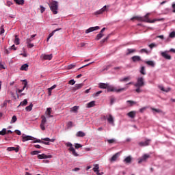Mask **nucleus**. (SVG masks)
Segmentation results:
<instances>
[{
  "mask_svg": "<svg viewBox=\"0 0 175 175\" xmlns=\"http://www.w3.org/2000/svg\"><path fill=\"white\" fill-rule=\"evenodd\" d=\"M148 16H150V14H146L144 17L142 16H134L133 18H131V20H137L138 21H144L145 23H154L157 21H163V20H165V18H155L153 20H150L148 18Z\"/></svg>",
  "mask_w": 175,
  "mask_h": 175,
  "instance_id": "obj_1",
  "label": "nucleus"
},
{
  "mask_svg": "<svg viewBox=\"0 0 175 175\" xmlns=\"http://www.w3.org/2000/svg\"><path fill=\"white\" fill-rule=\"evenodd\" d=\"M49 6L53 12V14H58V2L57 1H52L51 3L49 4Z\"/></svg>",
  "mask_w": 175,
  "mask_h": 175,
  "instance_id": "obj_2",
  "label": "nucleus"
},
{
  "mask_svg": "<svg viewBox=\"0 0 175 175\" xmlns=\"http://www.w3.org/2000/svg\"><path fill=\"white\" fill-rule=\"evenodd\" d=\"M126 88H122L120 89H117L110 85H108L107 88V92H122L123 91H125Z\"/></svg>",
  "mask_w": 175,
  "mask_h": 175,
  "instance_id": "obj_3",
  "label": "nucleus"
},
{
  "mask_svg": "<svg viewBox=\"0 0 175 175\" xmlns=\"http://www.w3.org/2000/svg\"><path fill=\"white\" fill-rule=\"evenodd\" d=\"M135 87H144V78L142 77H138L137 83L134 84Z\"/></svg>",
  "mask_w": 175,
  "mask_h": 175,
  "instance_id": "obj_4",
  "label": "nucleus"
},
{
  "mask_svg": "<svg viewBox=\"0 0 175 175\" xmlns=\"http://www.w3.org/2000/svg\"><path fill=\"white\" fill-rule=\"evenodd\" d=\"M41 118H42V121H41V124H40V126L42 131H45L46 127L44 126V125H46V123L47 122V119H46V116H42Z\"/></svg>",
  "mask_w": 175,
  "mask_h": 175,
  "instance_id": "obj_5",
  "label": "nucleus"
},
{
  "mask_svg": "<svg viewBox=\"0 0 175 175\" xmlns=\"http://www.w3.org/2000/svg\"><path fill=\"white\" fill-rule=\"evenodd\" d=\"M22 139V142H23V143H25V142H28V140H35V137L31 135H25V134H23Z\"/></svg>",
  "mask_w": 175,
  "mask_h": 175,
  "instance_id": "obj_6",
  "label": "nucleus"
},
{
  "mask_svg": "<svg viewBox=\"0 0 175 175\" xmlns=\"http://www.w3.org/2000/svg\"><path fill=\"white\" fill-rule=\"evenodd\" d=\"M107 9H109V5H105L103 8L94 12V14L95 16H98V14H102L104 13V12H107Z\"/></svg>",
  "mask_w": 175,
  "mask_h": 175,
  "instance_id": "obj_7",
  "label": "nucleus"
},
{
  "mask_svg": "<svg viewBox=\"0 0 175 175\" xmlns=\"http://www.w3.org/2000/svg\"><path fill=\"white\" fill-rule=\"evenodd\" d=\"M150 143H151V139H146L145 142H139V146L140 147H146L147 146H150Z\"/></svg>",
  "mask_w": 175,
  "mask_h": 175,
  "instance_id": "obj_8",
  "label": "nucleus"
},
{
  "mask_svg": "<svg viewBox=\"0 0 175 175\" xmlns=\"http://www.w3.org/2000/svg\"><path fill=\"white\" fill-rule=\"evenodd\" d=\"M84 87V83L76 84L75 87L72 88V92H76L77 90H80Z\"/></svg>",
  "mask_w": 175,
  "mask_h": 175,
  "instance_id": "obj_9",
  "label": "nucleus"
},
{
  "mask_svg": "<svg viewBox=\"0 0 175 175\" xmlns=\"http://www.w3.org/2000/svg\"><path fill=\"white\" fill-rule=\"evenodd\" d=\"M100 27H99V26L90 27L85 31V33H90V32H94V31H98V29H100Z\"/></svg>",
  "mask_w": 175,
  "mask_h": 175,
  "instance_id": "obj_10",
  "label": "nucleus"
},
{
  "mask_svg": "<svg viewBox=\"0 0 175 175\" xmlns=\"http://www.w3.org/2000/svg\"><path fill=\"white\" fill-rule=\"evenodd\" d=\"M161 55L163 56L165 59H172V56L167 54V51L161 52Z\"/></svg>",
  "mask_w": 175,
  "mask_h": 175,
  "instance_id": "obj_11",
  "label": "nucleus"
},
{
  "mask_svg": "<svg viewBox=\"0 0 175 175\" xmlns=\"http://www.w3.org/2000/svg\"><path fill=\"white\" fill-rule=\"evenodd\" d=\"M150 155L144 154L142 158L139 159L138 163H142V162H144L148 159Z\"/></svg>",
  "mask_w": 175,
  "mask_h": 175,
  "instance_id": "obj_12",
  "label": "nucleus"
},
{
  "mask_svg": "<svg viewBox=\"0 0 175 175\" xmlns=\"http://www.w3.org/2000/svg\"><path fill=\"white\" fill-rule=\"evenodd\" d=\"M133 62H140L142 57L140 56L135 55L131 57Z\"/></svg>",
  "mask_w": 175,
  "mask_h": 175,
  "instance_id": "obj_13",
  "label": "nucleus"
},
{
  "mask_svg": "<svg viewBox=\"0 0 175 175\" xmlns=\"http://www.w3.org/2000/svg\"><path fill=\"white\" fill-rule=\"evenodd\" d=\"M38 159H47L48 158H51V155H46L45 154H38Z\"/></svg>",
  "mask_w": 175,
  "mask_h": 175,
  "instance_id": "obj_14",
  "label": "nucleus"
},
{
  "mask_svg": "<svg viewBox=\"0 0 175 175\" xmlns=\"http://www.w3.org/2000/svg\"><path fill=\"white\" fill-rule=\"evenodd\" d=\"M108 122L111 124V125H114V118H113V116L111 114L109 115V117L107 118Z\"/></svg>",
  "mask_w": 175,
  "mask_h": 175,
  "instance_id": "obj_15",
  "label": "nucleus"
},
{
  "mask_svg": "<svg viewBox=\"0 0 175 175\" xmlns=\"http://www.w3.org/2000/svg\"><path fill=\"white\" fill-rule=\"evenodd\" d=\"M43 59L51 61L53 59V55H42Z\"/></svg>",
  "mask_w": 175,
  "mask_h": 175,
  "instance_id": "obj_16",
  "label": "nucleus"
},
{
  "mask_svg": "<svg viewBox=\"0 0 175 175\" xmlns=\"http://www.w3.org/2000/svg\"><path fill=\"white\" fill-rule=\"evenodd\" d=\"M128 117L130 118H135L136 117V111H131L127 113Z\"/></svg>",
  "mask_w": 175,
  "mask_h": 175,
  "instance_id": "obj_17",
  "label": "nucleus"
},
{
  "mask_svg": "<svg viewBox=\"0 0 175 175\" xmlns=\"http://www.w3.org/2000/svg\"><path fill=\"white\" fill-rule=\"evenodd\" d=\"M159 90H161V91H163V92H170V90H172L170 88L165 89L163 85H159Z\"/></svg>",
  "mask_w": 175,
  "mask_h": 175,
  "instance_id": "obj_18",
  "label": "nucleus"
},
{
  "mask_svg": "<svg viewBox=\"0 0 175 175\" xmlns=\"http://www.w3.org/2000/svg\"><path fill=\"white\" fill-rule=\"evenodd\" d=\"M68 150L72 152V155H74V157H79V154H77V152H76V150L75 149V148L71 147L68 148Z\"/></svg>",
  "mask_w": 175,
  "mask_h": 175,
  "instance_id": "obj_19",
  "label": "nucleus"
},
{
  "mask_svg": "<svg viewBox=\"0 0 175 175\" xmlns=\"http://www.w3.org/2000/svg\"><path fill=\"white\" fill-rule=\"evenodd\" d=\"M27 80H23V89H21V90H18V93L19 94H21V92H23L24 91V90H25V88H27Z\"/></svg>",
  "mask_w": 175,
  "mask_h": 175,
  "instance_id": "obj_20",
  "label": "nucleus"
},
{
  "mask_svg": "<svg viewBox=\"0 0 175 175\" xmlns=\"http://www.w3.org/2000/svg\"><path fill=\"white\" fill-rule=\"evenodd\" d=\"M109 84L108 83H99V88L103 89V90H107Z\"/></svg>",
  "mask_w": 175,
  "mask_h": 175,
  "instance_id": "obj_21",
  "label": "nucleus"
},
{
  "mask_svg": "<svg viewBox=\"0 0 175 175\" xmlns=\"http://www.w3.org/2000/svg\"><path fill=\"white\" fill-rule=\"evenodd\" d=\"M18 146L16 148L14 147H8L7 148V151H15V152H18L19 148H18Z\"/></svg>",
  "mask_w": 175,
  "mask_h": 175,
  "instance_id": "obj_22",
  "label": "nucleus"
},
{
  "mask_svg": "<svg viewBox=\"0 0 175 175\" xmlns=\"http://www.w3.org/2000/svg\"><path fill=\"white\" fill-rule=\"evenodd\" d=\"M145 64H146V65H148L149 66H152V68H154V66H155V63L154 62V61H145L144 62Z\"/></svg>",
  "mask_w": 175,
  "mask_h": 175,
  "instance_id": "obj_23",
  "label": "nucleus"
},
{
  "mask_svg": "<svg viewBox=\"0 0 175 175\" xmlns=\"http://www.w3.org/2000/svg\"><path fill=\"white\" fill-rule=\"evenodd\" d=\"M77 137H84L85 136V133L83 131H79L76 134Z\"/></svg>",
  "mask_w": 175,
  "mask_h": 175,
  "instance_id": "obj_24",
  "label": "nucleus"
},
{
  "mask_svg": "<svg viewBox=\"0 0 175 175\" xmlns=\"http://www.w3.org/2000/svg\"><path fill=\"white\" fill-rule=\"evenodd\" d=\"M124 162L125 163H131V162H132V157L131 156H128L124 159Z\"/></svg>",
  "mask_w": 175,
  "mask_h": 175,
  "instance_id": "obj_25",
  "label": "nucleus"
},
{
  "mask_svg": "<svg viewBox=\"0 0 175 175\" xmlns=\"http://www.w3.org/2000/svg\"><path fill=\"white\" fill-rule=\"evenodd\" d=\"M117 158H118V153H116V154L110 159V162H115V161H117Z\"/></svg>",
  "mask_w": 175,
  "mask_h": 175,
  "instance_id": "obj_26",
  "label": "nucleus"
},
{
  "mask_svg": "<svg viewBox=\"0 0 175 175\" xmlns=\"http://www.w3.org/2000/svg\"><path fill=\"white\" fill-rule=\"evenodd\" d=\"M29 66L28 64H23L21 67V70H25V71H27V70H28Z\"/></svg>",
  "mask_w": 175,
  "mask_h": 175,
  "instance_id": "obj_27",
  "label": "nucleus"
},
{
  "mask_svg": "<svg viewBox=\"0 0 175 175\" xmlns=\"http://www.w3.org/2000/svg\"><path fill=\"white\" fill-rule=\"evenodd\" d=\"M133 53H136V49H127V53H126V55H129Z\"/></svg>",
  "mask_w": 175,
  "mask_h": 175,
  "instance_id": "obj_28",
  "label": "nucleus"
},
{
  "mask_svg": "<svg viewBox=\"0 0 175 175\" xmlns=\"http://www.w3.org/2000/svg\"><path fill=\"white\" fill-rule=\"evenodd\" d=\"M28 104V100L25 99L23 102L21 103V104L18 106V107H20V106H27Z\"/></svg>",
  "mask_w": 175,
  "mask_h": 175,
  "instance_id": "obj_29",
  "label": "nucleus"
},
{
  "mask_svg": "<svg viewBox=\"0 0 175 175\" xmlns=\"http://www.w3.org/2000/svg\"><path fill=\"white\" fill-rule=\"evenodd\" d=\"M94 106H95V101H91L87 104L88 108L94 107Z\"/></svg>",
  "mask_w": 175,
  "mask_h": 175,
  "instance_id": "obj_30",
  "label": "nucleus"
},
{
  "mask_svg": "<svg viewBox=\"0 0 175 175\" xmlns=\"http://www.w3.org/2000/svg\"><path fill=\"white\" fill-rule=\"evenodd\" d=\"M16 45L20 44V38H18V36L15 35V40L14 42Z\"/></svg>",
  "mask_w": 175,
  "mask_h": 175,
  "instance_id": "obj_31",
  "label": "nucleus"
},
{
  "mask_svg": "<svg viewBox=\"0 0 175 175\" xmlns=\"http://www.w3.org/2000/svg\"><path fill=\"white\" fill-rule=\"evenodd\" d=\"M42 140H44V142H51V143H54L55 142V139H50L49 137L42 139Z\"/></svg>",
  "mask_w": 175,
  "mask_h": 175,
  "instance_id": "obj_32",
  "label": "nucleus"
},
{
  "mask_svg": "<svg viewBox=\"0 0 175 175\" xmlns=\"http://www.w3.org/2000/svg\"><path fill=\"white\" fill-rule=\"evenodd\" d=\"M46 113L47 116H49V118L53 117V115H51V108H47Z\"/></svg>",
  "mask_w": 175,
  "mask_h": 175,
  "instance_id": "obj_33",
  "label": "nucleus"
},
{
  "mask_svg": "<svg viewBox=\"0 0 175 175\" xmlns=\"http://www.w3.org/2000/svg\"><path fill=\"white\" fill-rule=\"evenodd\" d=\"M98 170H99V164H94V167H93V171L95 173L96 172H98Z\"/></svg>",
  "mask_w": 175,
  "mask_h": 175,
  "instance_id": "obj_34",
  "label": "nucleus"
},
{
  "mask_svg": "<svg viewBox=\"0 0 175 175\" xmlns=\"http://www.w3.org/2000/svg\"><path fill=\"white\" fill-rule=\"evenodd\" d=\"M61 28H59V29H56L55 30H53L49 36V38H51L52 36H54V33H55V32H57V31H61Z\"/></svg>",
  "mask_w": 175,
  "mask_h": 175,
  "instance_id": "obj_35",
  "label": "nucleus"
},
{
  "mask_svg": "<svg viewBox=\"0 0 175 175\" xmlns=\"http://www.w3.org/2000/svg\"><path fill=\"white\" fill-rule=\"evenodd\" d=\"M32 107H33V105L31 103L29 106L26 107L25 110L27 111H31V110H32Z\"/></svg>",
  "mask_w": 175,
  "mask_h": 175,
  "instance_id": "obj_36",
  "label": "nucleus"
},
{
  "mask_svg": "<svg viewBox=\"0 0 175 175\" xmlns=\"http://www.w3.org/2000/svg\"><path fill=\"white\" fill-rule=\"evenodd\" d=\"M140 73L141 75H146V67L144 66L141 67Z\"/></svg>",
  "mask_w": 175,
  "mask_h": 175,
  "instance_id": "obj_37",
  "label": "nucleus"
},
{
  "mask_svg": "<svg viewBox=\"0 0 175 175\" xmlns=\"http://www.w3.org/2000/svg\"><path fill=\"white\" fill-rule=\"evenodd\" d=\"M16 121H17V116H13L11 120V122H10V124H14V122H16Z\"/></svg>",
  "mask_w": 175,
  "mask_h": 175,
  "instance_id": "obj_38",
  "label": "nucleus"
},
{
  "mask_svg": "<svg viewBox=\"0 0 175 175\" xmlns=\"http://www.w3.org/2000/svg\"><path fill=\"white\" fill-rule=\"evenodd\" d=\"M14 2L17 3V5H23L24 0H14Z\"/></svg>",
  "mask_w": 175,
  "mask_h": 175,
  "instance_id": "obj_39",
  "label": "nucleus"
},
{
  "mask_svg": "<svg viewBox=\"0 0 175 175\" xmlns=\"http://www.w3.org/2000/svg\"><path fill=\"white\" fill-rule=\"evenodd\" d=\"M126 103H129L130 106H133V105H136V102L131 100H127Z\"/></svg>",
  "mask_w": 175,
  "mask_h": 175,
  "instance_id": "obj_40",
  "label": "nucleus"
},
{
  "mask_svg": "<svg viewBox=\"0 0 175 175\" xmlns=\"http://www.w3.org/2000/svg\"><path fill=\"white\" fill-rule=\"evenodd\" d=\"M73 68H76V64H70L67 66L68 70H70V69H73Z\"/></svg>",
  "mask_w": 175,
  "mask_h": 175,
  "instance_id": "obj_41",
  "label": "nucleus"
},
{
  "mask_svg": "<svg viewBox=\"0 0 175 175\" xmlns=\"http://www.w3.org/2000/svg\"><path fill=\"white\" fill-rule=\"evenodd\" d=\"M0 135L1 136H5L6 135V129H3L1 131H0Z\"/></svg>",
  "mask_w": 175,
  "mask_h": 175,
  "instance_id": "obj_42",
  "label": "nucleus"
},
{
  "mask_svg": "<svg viewBox=\"0 0 175 175\" xmlns=\"http://www.w3.org/2000/svg\"><path fill=\"white\" fill-rule=\"evenodd\" d=\"M109 38H110V35H108L106 38H104L101 41H100V43L101 44H103L105 43V42H107V40L109 39Z\"/></svg>",
  "mask_w": 175,
  "mask_h": 175,
  "instance_id": "obj_43",
  "label": "nucleus"
},
{
  "mask_svg": "<svg viewBox=\"0 0 175 175\" xmlns=\"http://www.w3.org/2000/svg\"><path fill=\"white\" fill-rule=\"evenodd\" d=\"M68 84L70 85H75V84H76V81H75V79H71L68 81Z\"/></svg>",
  "mask_w": 175,
  "mask_h": 175,
  "instance_id": "obj_44",
  "label": "nucleus"
},
{
  "mask_svg": "<svg viewBox=\"0 0 175 175\" xmlns=\"http://www.w3.org/2000/svg\"><path fill=\"white\" fill-rule=\"evenodd\" d=\"M129 80H131L130 76L123 78L122 79L120 80V81H129Z\"/></svg>",
  "mask_w": 175,
  "mask_h": 175,
  "instance_id": "obj_45",
  "label": "nucleus"
},
{
  "mask_svg": "<svg viewBox=\"0 0 175 175\" xmlns=\"http://www.w3.org/2000/svg\"><path fill=\"white\" fill-rule=\"evenodd\" d=\"M139 53H141L142 54H143V53H145L146 54H148V51H147V49H142L139 51Z\"/></svg>",
  "mask_w": 175,
  "mask_h": 175,
  "instance_id": "obj_46",
  "label": "nucleus"
},
{
  "mask_svg": "<svg viewBox=\"0 0 175 175\" xmlns=\"http://www.w3.org/2000/svg\"><path fill=\"white\" fill-rule=\"evenodd\" d=\"M104 35H101V34H98L96 37V40H99L100 39H102V38H103Z\"/></svg>",
  "mask_w": 175,
  "mask_h": 175,
  "instance_id": "obj_47",
  "label": "nucleus"
},
{
  "mask_svg": "<svg viewBox=\"0 0 175 175\" xmlns=\"http://www.w3.org/2000/svg\"><path fill=\"white\" fill-rule=\"evenodd\" d=\"M40 151H38V150H34L31 152V155H38V154H40Z\"/></svg>",
  "mask_w": 175,
  "mask_h": 175,
  "instance_id": "obj_48",
  "label": "nucleus"
},
{
  "mask_svg": "<svg viewBox=\"0 0 175 175\" xmlns=\"http://www.w3.org/2000/svg\"><path fill=\"white\" fill-rule=\"evenodd\" d=\"M77 110H79V107H77V106H74L72 108V111H74V113H76V111H77Z\"/></svg>",
  "mask_w": 175,
  "mask_h": 175,
  "instance_id": "obj_49",
  "label": "nucleus"
},
{
  "mask_svg": "<svg viewBox=\"0 0 175 175\" xmlns=\"http://www.w3.org/2000/svg\"><path fill=\"white\" fill-rule=\"evenodd\" d=\"M2 33H5V29H3V26L0 27V35Z\"/></svg>",
  "mask_w": 175,
  "mask_h": 175,
  "instance_id": "obj_50",
  "label": "nucleus"
},
{
  "mask_svg": "<svg viewBox=\"0 0 175 175\" xmlns=\"http://www.w3.org/2000/svg\"><path fill=\"white\" fill-rule=\"evenodd\" d=\"M8 106V100H5L3 104L1 105V107H6Z\"/></svg>",
  "mask_w": 175,
  "mask_h": 175,
  "instance_id": "obj_51",
  "label": "nucleus"
},
{
  "mask_svg": "<svg viewBox=\"0 0 175 175\" xmlns=\"http://www.w3.org/2000/svg\"><path fill=\"white\" fill-rule=\"evenodd\" d=\"M27 47L28 49H32V47H33V44L31 43V42H29V43H27Z\"/></svg>",
  "mask_w": 175,
  "mask_h": 175,
  "instance_id": "obj_52",
  "label": "nucleus"
},
{
  "mask_svg": "<svg viewBox=\"0 0 175 175\" xmlns=\"http://www.w3.org/2000/svg\"><path fill=\"white\" fill-rule=\"evenodd\" d=\"M152 110L153 111H156V113H162V111L161 109H155V108H152Z\"/></svg>",
  "mask_w": 175,
  "mask_h": 175,
  "instance_id": "obj_53",
  "label": "nucleus"
},
{
  "mask_svg": "<svg viewBox=\"0 0 175 175\" xmlns=\"http://www.w3.org/2000/svg\"><path fill=\"white\" fill-rule=\"evenodd\" d=\"M107 142L109 144H112L113 143H115L116 140L114 139H107Z\"/></svg>",
  "mask_w": 175,
  "mask_h": 175,
  "instance_id": "obj_54",
  "label": "nucleus"
},
{
  "mask_svg": "<svg viewBox=\"0 0 175 175\" xmlns=\"http://www.w3.org/2000/svg\"><path fill=\"white\" fill-rule=\"evenodd\" d=\"M170 38H175V31H172L170 33Z\"/></svg>",
  "mask_w": 175,
  "mask_h": 175,
  "instance_id": "obj_55",
  "label": "nucleus"
},
{
  "mask_svg": "<svg viewBox=\"0 0 175 175\" xmlns=\"http://www.w3.org/2000/svg\"><path fill=\"white\" fill-rule=\"evenodd\" d=\"M75 148L78 149V148H81V147H83V146H81V144H75Z\"/></svg>",
  "mask_w": 175,
  "mask_h": 175,
  "instance_id": "obj_56",
  "label": "nucleus"
},
{
  "mask_svg": "<svg viewBox=\"0 0 175 175\" xmlns=\"http://www.w3.org/2000/svg\"><path fill=\"white\" fill-rule=\"evenodd\" d=\"M140 88H142V87H137L135 92H137V94H140V92H142V90H140Z\"/></svg>",
  "mask_w": 175,
  "mask_h": 175,
  "instance_id": "obj_57",
  "label": "nucleus"
},
{
  "mask_svg": "<svg viewBox=\"0 0 175 175\" xmlns=\"http://www.w3.org/2000/svg\"><path fill=\"white\" fill-rule=\"evenodd\" d=\"M66 147H70V148H72V147H73L72 145V143H70V142L66 143Z\"/></svg>",
  "mask_w": 175,
  "mask_h": 175,
  "instance_id": "obj_58",
  "label": "nucleus"
},
{
  "mask_svg": "<svg viewBox=\"0 0 175 175\" xmlns=\"http://www.w3.org/2000/svg\"><path fill=\"white\" fill-rule=\"evenodd\" d=\"M149 47H150V49H154V47H157V44L152 43V44H149Z\"/></svg>",
  "mask_w": 175,
  "mask_h": 175,
  "instance_id": "obj_59",
  "label": "nucleus"
},
{
  "mask_svg": "<svg viewBox=\"0 0 175 175\" xmlns=\"http://www.w3.org/2000/svg\"><path fill=\"white\" fill-rule=\"evenodd\" d=\"M67 125L68 128H72L73 126V122H68Z\"/></svg>",
  "mask_w": 175,
  "mask_h": 175,
  "instance_id": "obj_60",
  "label": "nucleus"
},
{
  "mask_svg": "<svg viewBox=\"0 0 175 175\" xmlns=\"http://www.w3.org/2000/svg\"><path fill=\"white\" fill-rule=\"evenodd\" d=\"M105 31H106V27H103L98 34L103 35V32H105Z\"/></svg>",
  "mask_w": 175,
  "mask_h": 175,
  "instance_id": "obj_61",
  "label": "nucleus"
},
{
  "mask_svg": "<svg viewBox=\"0 0 175 175\" xmlns=\"http://www.w3.org/2000/svg\"><path fill=\"white\" fill-rule=\"evenodd\" d=\"M40 8L41 10H40L41 13H43L46 10V8L44 7H43L42 5H40Z\"/></svg>",
  "mask_w": 175,
  "mask_h": 175,
  "instance_id": "obj_62",
  "label": "nucleus"
},
{
  "mask_svg": "<svg viewBox=\"0 0 175 175\" xmlns=\"http://www.w3.org/2000/svg\"><path fill=\"white\" fill-rule=\"evenodd\" d=\"M33 40V38H27L26 40V43H31V42H32Z\"/></svg>",
  "mask_w": 175,
  "mask_h": 175,
  "instance_id": "obj_63",
  "label": "nucleus"
},
{
  "mask_svg": "<svg viewBox=\"0 0 175 175\" xmlns=\"http://www.w3.org/2000/svg\"><path fill=\"white\" fill-rule=\"evenodd\" d=\"M146 109H147V107H144L139 109V112H140V113H144V111Z\"/></svg>",
  "mask_w": 175,
  "mask_h": 175,
  "instance_id": "obj_64",
  "label": "nucleus"
}]
</instances>
